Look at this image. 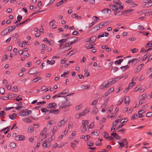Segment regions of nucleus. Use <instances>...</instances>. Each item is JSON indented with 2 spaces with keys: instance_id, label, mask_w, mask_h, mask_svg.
I'll list each match as a JSON object with an SVG mask.
<instances>
[{
  "instance_id": "nucleus-5",
  "label": "nucleus",
  "mask_w": 152,
  "mask_h": 152,
  "mask_svg": "<svg viewBox=\"0 0 152 152\" xmlns=\"http://www.w3.org/2000/svg\"><path fill=\"white\" fill-rule=\"evenodd\" d=\"M110 8L114 11H117L118 9V7L115 5H110Z\"/></svg>"
},
{
  "instance_id": "nucleus-35",
  "label": "nucleus",
  "mask_w": 152,
  "mask_h": 152,
  "mask_svg": "<svg viewBox=\"0 0 152 152\" xmlns=\"http://www.w3.org/2000/svg\"><path fill=\"white\" fill-rule=\"evenodd\" d=\"M150 42H149L147 44L146 46H145V48H148L151 47L152 46V43H150Z\"/></svg>"
},
{
  "instance_id": "nucleus-13",
  "label": "nucleus",
  "mask_w": 152,
  "mask_h": 152,
  "mask_svg": "<svg viewBox=\"0 0 152 152\" xmlns=\"http://www.w3.org/2000/svg\"><path fill=\"white\" fill-rule=\"evenodd\" d=\"M23 120L25 122L28 123H31L32 122V121L30 120L29 118H23Z\"/></svg>"
},
{
  "instance_id": "nucleus-52",
  "label": "nucleus",
  "mask_w": 152,
  "mask_h": 152,
  "mask_svg": "<svg viewBox=\"0 0 152 152\" xmlns=\"http://www.w3.org/2000/svg\"><path fill=\"white\" fill-rule=\"evenodd\" d=\"M47 141H46L44 142L42 144V146L43 147H45L46 148H47L48 147V145L47 144Z\"/></svg>"
},
{
  "instance_id": "nucleus-21",
  "label": "nucleus",
  "mask_w": 152,
  "mask_h": 152,
  "mask_svg": "<svg viewBox=\"0 0 152 152\" xmlns=\"http://www.w3.org/2000/svg\"><path fill=\"white\" fill-rule=\"evenodd\" d=\"M47 129L45 127L44 128L43 130H42L40 133V134L42 135H44L47 131Z\"/></svg>"
},
{
  "instance_id": "nucleus-16",
  "label": "nucleus",
  "mask_w": 152,
  "mask_h": 152,
  "mask_svg": "<svg viewBox=\"0 0 152 152\" xmlns=\"http://www.w3.org/2000/svg\"><path fill=\"white\" fill-rule=\"evenodd\" d=\"M129 66L128 65H127L125 66H123L120 67V68L124 72L129 67Z\"/></svg>"
},
{
  "instance_id": "nucleus-54",
  "label": "nucleus",
  "mask_w": 152,
  "mask_h": 152,
  "mask_svg": "<svg viewBox=\"0 0 152 152\" xmlns=\"http://www.w3.org/2000/svg\"><path fill=\"white\" fill-rule=\"evenodd\" d=\"M114 137L117 140H119L121 138V137L118 135L117 134H116L115 136H114Z\"/></svg>"
},
{
  "instance_id": "nucleus-22",
  "label": "nucleus",
  "mask_w": 152,
  "mask_h": 152,
  "mask_svg": "<svg viewBox=\"0 0 152 152\" xmlns=\"http://www.w3.org/2000/svg\"><path fill=\"white\" fill-rule=\"evenodd\" d=\"M26 42V41H23L22 42H20L19 44V46L22 47H25Z\"/></svg>"
},
{
  "instance_id": "nucleus-29",
  "label": "nucleus",
  "mask_w": 152,
  "mask_h": 152,
  "mask_svg": "<svg viewBox=\"0 0 152 152\" xmlns=\"http://www.w3.org/2000/svg\"><path fill=\"white\" fill-rule=\"evenodd\" d=\"M65 103V102L62 103V105H63V106H62L63 109L65 108H66L67 107H68L69 106H70L71 105V104H70V103H69V104L68 105H64Z\"/></svg>"
},
{
  "instance_id": "nucleus-6",
  "label": "nucleus",
  "mask_w": 152,
  "mask_h": 152,
  "mask_svg": "<svg viewBox=\"0 0 152 152\" xmlns=\"http://www.w3.org/2000/svg\"><path fill=\"white\" fill-rule=\"evenodd\" d=\"M60 110L58 109L57 110H54V109H51L49 111V113H52L54 114H58V112H59Z\"/></svg>"
},
{
  "instance_id": "nucleus-61",
  "label": "nucleus",
  "mask_w": 152,
  "mask_h": 152,
  "mask_svg": "<svg viewBox=\"0 0 152 152\" xmlns=\"http://www.w3.org/2000/svg\"><path fill=\"white\" fill-rule=\"evenodd\" d=\"M141 86L140 85L137 86L136 88H135V91H137L139 90V89L140 88Z\"/></svg>"
},
{
  "instance_id": "nucleus-19",
  "label": "nucleus",
  "mask_w": 152,
  "mask_h": 152,
  "mask_svg": "<svg viewBox=\"0 0 152 152\" xmlns=\"http://www.w3.org/2000/svg\"><path fill=\"white\" fill-rule=\"evenodd\" d=\"M9 33L7 29L6 28L1 33V35H4L5 34H7Z\"/></svg>"
},
{
  "instance_id": "nucleus-49",
  "label": "nucleus",
  "mask_w": 152,
  "mask_h": 152,
  "mask_svg": "<svg viewBox=\"0 0 152 152\" xmlns=\"http://www.w3.org/2000/svg\"><path fill=\"white\" fill-rule=\"evenodd\" d=\"M132 62H134V64H135L137 62L138 59L136 58H133L131 60Z\"/></svg>"
},
{
  "instance_id": "nucleus-63",
  "label": "nucleus",
  "mask_w": 152,
  "mask_h": 152,
  "mask_svg": "<svg viewBox=\"0 0 152 152\" xmlns=\"http://www.w3.org/2000/svg\"><path fill=\"white\" fill-rule=\"evenodd\" d=\"M138 50V49L136 48H133L132 50V52L133 53H136L137 51Z\"/></svg>"
},
{
  "instance_id": "nucleus-32",
  "label": "nucleus",
  "mask_w": 152,
  "mask_h": 152,
  "mask_svg": "<svg viewBox=\"0 0 152 152\" xmlns=\"http://www.w3.org/2000/svg\"><path fill=\"white\" fill-rule=\"evenodd\" d=\"M90 87V86L89 85H87V86H85V85H83L82 86L81 88L83 89H86L89 88Z\"/></svg>"
},
{
  "instance_id": "nucleus-59",
  "label": "nucleus",
  "mask_w": 152,
  "mask_h": 152,
  "mask_svg": "<svg viewBox=\"0 0 152 152\" xmlns=\"http://www.w3.org/2000/svg\"><path fill=\"white\" fill-rule=\"evenodd\" d=\"M22 17L20 15H18L17 16V19L18 21H20L22 19Z\"/></svg>"
},
{
  "instance_id": "nucleus-56",
  "label": "nucleus",
  "mask_w": 152,
  "mask_h": 152,
  "mask_svg": "<svg viewBox=\"0 0 152 152\" xmlns=\"http://www.w3.org/2000/svg\"><path fill=\"white\" fill-rule=\"evenodd\" d=\"M89 112V110L88 109L85 110L83 112L84 113V114L85 115L88 113Z\"/></svg>"
},
{
  "instance_id": "nucleus-55",
  "label": "nucleus",
  "mask_w": 152,
  "mask_h": 152,
  "mask_svg": "<svg viewBox=\"0 0 152 152\" xmlns=\"http://www.w3.org/2000/svg\"><path fill=\"white\" fill-rule=\"evenodd\" d=\"M5 86L7 88V89L10 90L11 89V85H8L7 84L5 85Z\"/></svg>"
},
{
  "instance_id": "nucleus-33",
  "label": "nucleus",
  "mask_w": 152,
  "mask_h": 152,
  "mask_svg": "<svg viewBox=\"0 0 152 152\" xmlns=\"http://www.w3.org/2000/svg\"><path fill=\"white\" fill-rule=\"evenodd\" d=\"M5 115V112L4 111L2 110L0 112V117H2V116Z\"/></svg>"
},
{
  "instance_id": "nucleus-31",
  "label": "nucleus",
  "mask_w": 152,
  "mask_h": 152,
  "mask_svg": "<svg viewBox=\"0 0 152 152\" xmlns=\"http://www.w3.org/2000/svg\"><path fill=\"white\" fill-rule=\"evenodd\" d=\"M115 15H117L118 16H120L121 15V11H119L117 12L115 11V12L114 13Z\"/></svg>"
},
{
  "instance_id": "nucleus-4",
  "label": "nucleus",
  "mask_w": 152,
  "mask_h": 152,
  "mask_svg": "<svg viewBox=\"0 0 152 152\" xmlns=\"http://www.w3.org/2000/svg\"><path fill=\"white\" fill-rule=\"evenodd\" d=\"M57 107V104L55 102H53L49 104L47 107V108L50 109L53 108V109H56Z\"/></svg>"
},
{
  "instance_id": "nucleus-23",
  "label": "nucleus",
  "mask_w": 152,
  "mask_h": 152,
  "mask_svg": "<svg viewBox=\"0 0 152 152\" xmlns=\"http://www.w3.org/2000/svg\"><path fill=\"white\" fill-rule=\"evenodd\" d=\"M107 23V22H102L99 24V25L100 26V28H102L104 26L105 24Z\"/></svg>"
},
{
  "instance_id": "nucleus-43",
  "label": "nucleus",
  "mask_w": 152,
  "mask_h": 152,
  "mask_svg": "<svg viewBox=\"0 0 152 152\" xmlns=\"http://www.w3.org/2000/svg\"><path fill=\"white\" fill-rule=\"evenodd\" d=\"M94 123H92L90 125L88 126L87 127L89 129H91L92 128V127H94Z\"/></svg>"
},
{
  "instance_id": "nucleus-7",
  "label": "nucleus",
  "mask_w": 152,
  "mask_h": 152,
  "mask_svg": "<svg viewBox=\"0 0 152 152\" xmlns=\"http://www.w3.org/2000/svg\"><path fill=\"white\" fill-rule=\"evenodd\" d=\"M96 36H93L88 40V41H90V42L91 43H94L96 41Z\"/></svg>"
},
{
  "instance_id": "nucleus-34",
  "label": "nucleus",
  "mask_w": 152,
  "mask_h": 152,
  "mask_svg": "<svg viewBox=\"0 0 152 152\" xmlns=\"http://www.w3.org/2000/svg\"><path fill=\"white\" fill-rule=\"evenodd\" d=\"M135 83L133 82H132L129 84L128 87L130 88H131L133 86L135 85Z\"/></svg>"
},
{
  "instance_id": "nucleus-18",
  "label": "nucleus",
  "mask_w": 152,
  "mask_h": 152,
  "mask_svg": "<svg viewBox=\"0 0 152 152\" xmlns=\"http://www.w3.org/2000/svg\"><path fill=\"white\" fill-rule=\"evenodd\" d=\"M114 3L116 5H121V3L120 2V0H114Z\"/></svg>"
},
{
  "instance_id": "nucleus-28",
  "label": "nucleus",
  "mask_w": 152,
  "mask_h": 152,
  "mask_svg": "<svg viewBox=\"0 0 152 152\" xmlns=\"http://www.w3.org/2000/svg\"><path fill=\"white\" fill-rule=\"evenodd\" d=\"M97 20H94V21L91 23L89 25V28L92 26L95 23H96L97 22Z\"/></svg>"
},
{
  "instance_id": "nucleus-8",
  "label": "nucleus",
  "mask_w": 152,
  "mask_h": 152,
  "mask_svg": "<svg viewBox=\"0 0 152 152\" xmlns=\"http://www.w3.org/2000/svg\"><path fill=\"white\" fill-rule=\"evenodd\" d=\"M17 114L15 113H13L12 114H10L9 116L10 119L12 120H14L15 119L17 116Z\"/></svg>"
},
{
  "instance_id": "nucleus-14",
  "label": "nucleus",
  "mask_w": 152,
  "mask_h": 152,
  "mask_svg": "<svg viewBox=\"0 0 152 152\" xmlns=\"http://www.w3.org/2000/svg\"><path fill=\"white\" fill-rule=\"evenodd\" d=\"M36 70L34 68L31 69L28 72L29 74L32 75L34 74L35 73Z\"/></svg>"
},
{
  "instance_id": "nucleus-45",
  "label": "nucleus",
  "mask_w": 152,
  "mask_h": 152,
  "mask_svg": "<svg viewBox=\"0 0 152 152\" xmlns=\"http://www.w3.org/2000/svg\"><path fill=\"white\" fill-rule=\"evenodd\" d=\"M152 116V112H150L147 113L146 114V116L147 117H150Z\"/></svg>"
},
{
  "instance_id": "nucleus-60",
  "label": "nucleus",
  "mask_w": 152,
  "mask_h": 152,
  "mask_svg": "<svg viewBox=\"0 0 152 152\" xmlns=\"http://www.w3.org/2000/svg\"><path fill=\"white\" fill-rule=\"evenodd\" d=\"M54 41L53 40H50L49 42V45L51 46L53 45H54Z\"/></svg>"
},
{
  "instance_id": "nucleus-26",
  "label": "nucleus",
  "mask_w": 152,
  "mask_h": 152,
  "mask_svg": "<svg viewBox=\"0 0 152 152\" xmlns=\"http://www.w3.org/2000/svg\"><path fill=\"white\" fill-rule=\"evenodd\" d=\"M118 143H119L120 145V149L121 150V148L123 147L125 145L124 144L122 141H120L118 142Z\"/></svg>"
},
{
  "instance_id": "nucleus-3",
  "label": "nucleus",
  "mask_w": 152,
  "mask_h": 152,
  "mask_svg": "<svg viewBox=\"0 0 152 152\" xmlns=\"http://www.w3.org/2000/svg\"><path fill=\"white\" fill-rule=\"evenodd\" d=\"M67 122V120H62L60 122H59L57 124L58 127H60L64 126L66 124Z\"/></svg>"
},
{
  "instance_id": "nucleus-51",
  "label": "nucleus",
  "mask_w": 152,
  "mask_h": 152,
  "mask_svg": "<svg viewBox=\"0 0 152 152\" xmlns=\"http://www.w3.org/2000/svg\"><path fill=\"white\" fill-rule=\"evenodd\" d=\"M33 131V128L32 127L30 126L28 128V131L30 132L31 133Z\"/></svg>"
},
{
  "instance_id": "nucleus-53",
  "label": "nucleus",
  "mask_w": 152,
  "mask_h": 152,
  "mask_svg": "<svg viewBox=\"0 0 152 152\" xmlns=\"http://www.w3.org/2000/svg\"><path fill=\"white\" fill-rule=\"evenodd\" d=\"M75 54V52L73 50H72L69 52L67 54V55H69L70 54V56H72V55Z\"/></svg>"
},
{
  "instance_id": "nucleus-24",
  "label": "nucleus",
  "mask_w": 152,
  "mask_h": 152,
  "mask_svg": "<svg viewBox=\"0 0 152 152\" xmlns=\"http://www.w3.org/2000/svg\"><path fill=\"white\" fill-rule=\"evenodd\" d=\"M68 40V39L67 38H65L64 39H61L59 41H58V42L59 43H64L66 42V41Z\"/></svg>"
},
{
  "instance_id": "nucleus-15",
  "label": "nucleus",
  "mask_w": 152,
  "mask_h": 152,
  "mask_svg": "<svg viewBox=\"0 0 152 152\" xmlns=\"http://www.w3.org/2000/svg\"><path fill=\"white\" fill-rule=\"evenodd\" d=\"M130 101L129 97V96H126L125 97L124 101L125 104H128L129 103V101Z\"/></svg>"
},
{
  "instance_id": "nucleus-48",
  "label": "nucleus",
  "mask_w": 152,
  "mask_h": 152,
  "mask_svg": "<svg viewBox=\"0 0 152 152\" xmlns=\"http://www.w3.org/2000/svg\"><path fill=\"white\" fill-rule=\"evenodd\" d=\"M83 128L82 129V132L83 133H85L87 131L86 128V126L84 125H83Z\"/></svg>"
},
{
  "instance_id": "nucleus-37",
  "label": "nucleus",
  "mask_w": 152,
  "mask_h": 152,
  "mask_svg": "<svg viewBox=\"0 0 152 152\" xmlns=\"http://www.w3.org/2000/svg\"><path fill=\"white\" fill-rule=\"evenodd\" d=\"M144 102H145V100L144 99L142 98L140 100L139 104V105H141Z\"/></svg>"
},
{
  "instance_id": "nucleus-30",
  "label": "nucleus",
  "mask_w": 152,
  "mask_h": 152,
  "mask_svg": "<svg viewBox=\"0 0 152 152\" xmlns=\"http://www.w3.org/2000/svg\"><path fill=\"white\" fill-rule=\"evenodd\" d=\"M10 145L11 148H14L15 147L16 144L14 142H11L10 143Z\"/></svg>"
},
{
  "instance_id": "nucleus-47",
  "label": "nucleus",
  "mask_w": 152,
  "mask_h": 152,
  "mask_svg": "<svg viewBox=\"0 0 152 152\" xmlns=\"http://www.w3.org/2000/svg\"><path fill=\"white\" fill-rule=\"evenodd\" d=\"M18 90L17 87V86H14L12 89V91L14 92H16Z\"/></svg>"
},
{
  "instance_id": "nucleus-57",
  "label": "nucleus",
  "mask_w": 152,
  "mask_h": 152,
  "mask_svg": "<svg viewBox=\"0 0 152 152\" xmlns=\"http://www.w3.org/2000/svg\"><path fill=\"white\" fill-rule=\"evenodd\" d=\"M132 4H131L130 5V7H135L137 6L138 5L137 4L134 3L133 2V3H132Z\"/></svg>"
},
{
  "instance_id": "nucleus-41",
  "label": "nucleus",
  "mask_w": 152,
  "mask_h": 152,
  "mask_svg": "<svg viewBox=\"0 0 152 152\" xmlns=\"http://www.w3.org/2000/svg\"><path fill=\"white\" fill-rule=\"evenodd\" d=\"M5 90L2 87L0 88V93L1 94H3Z\"/></svg>"
},
{
  "instance_id": "nucleus-42",
  "label": "nucleus",
  "mask_w": 152,
  "mask_h": 152,
  "mask_svg": "<svg viewBox=\"0 0 152 152\" xmlns=\"http://www.w3.org/2000/svg\"><path fill=\"white\" fill-rule=\"evenodd\" d=\"M7 55H4L2 58L1 61H3L6 60L7 59Z\"/></svg>"
},
{
  "instance_id": "nucleus-58",
  "label": "nucleus",
  "mask_w": 152,
  "mask_h": 152,
  "mask_svg": "<svg viewBox=\"0 0 152 152\" xmlns=\"http://www.w3.org/2000/svg\"><path fill=\"white\" fill-rule=\"evenodd\" d=\"M85 137L86 139V140L85 139V140L86 141H88L91 137L90 135H86V136H85Z\"/></svg>"
},
{
  "instance_id": "nucleus-17",
  "label": "nucleus",
  "mask_w": 152,
  "mask_h": 152,
  "mask_svg": "<svg viewBox=\"0 0 152 152\" xmlns=\"http://www.w3.org/2000/svg\"><path fill=\"white\" fill-rule=\"evenodd\" d=\"M123 60L122 59H120L118 60L115 61V64L119 65L121 64V63L123 61Z\"/></svg>"
},
{
  "instance_id": "nucleus-11",
  "label": "nucleus",
  "mask_w": 152,
  "mask_h": 152,
  "mask_svg": "<svg viewBox=\"0 0 152 152\" xmlns=\"http://www.w3.org/2000/svg\"><path fill=\"white\" fill-rule=\"evenodd\" d=\"M16 28V27H13V26H10L8 27L7 28L8 31L9 33L11 32L14 29H15Z\"/></svg>"
},
{
  "instance_id": "nucleus-25",
  "label": "nucleus",
  "mask_w": 152,
  "mask_h": 152,
  "mask_svg": "<svg viewBox=\"0 0 152 152\" xmlns=\"http://www.w3.org/2000/svg\"><path fill=\"white\" fill-rule=\"evenodd\" d=\"M82 124L83 125L86 126L88 125L89 124V121L88 120H83L82 121Z\"/></svg>"
},
{
  "instance_id": "nucleus-2",
  "label": "nucleus",
  "mask_w": 152,
  "mask_h": 152,
  "mask_svg": "<svg viewBox=\"0 0 152 152\" xmlns=\"http://www.w3.org/2000/svg\"><path fill=\"white\" fill-rule=\"evenodd\" d=\"M118 78V77L115 78L113 80L107 83L106 84H105V87H110L111 85L114 84L116 82L117 80H115V79Z\"/></svg>"
},
{
  "instance_id": "nucleus-46",
  "label": "nucleus",
  "mask_w": 152,
  "mask_h": 152,
  "mask_svg": "<svg viewBox=\"0 0 152 152\" xmlns=\"http://www.w3.org/2000/svg\"><path fill=\"white\" fill-rule=\"evenodd\" d=\"M98 112V109L96 107H95L94 108V110L92 112L93 114H96Z\"/></svg>"
},
{
  "instance_id": "nucleus-62",
  "label": "nucleus",
  "mask_w": 152,
  "mask_h": 152,
  "mask_svg": "<svg viewBox=\"0 0 152 152\" xmlns=\"http://www.w3.org/2000/svg\"><path fill=\"white\" fill-rule=\"evenodd\" d=\"M42 50H46L47 48V46L46 45L44 44H43L42 45Z\"/></svg>"
},
{
  "instance_id": "nucleus-20",
  "label": "nucleus",
  "mask_w": 152,
  "mask_h": 152,
  "mask_svg": "<svg viewBox=\"0 0 152 152\" xmlns=\"http://www.w3.org/2000/svg\"><path fill=\"white\" fill-rule=\"evenodd\" d=\"M141 67L139 65L137 66L136 69L135 70V73H137L138 72L141 70Z\"/></svg>"
},
{
  "instance_id": "nucleus-36",
  "label": "nucleus",
  "mask_w": 152,
  "mask_h": 152,
  "mask_svg": "<svg viewBox=\"0 0 152 152\" xmlns=\"http://www.w3.org/2000/svg\"><path fill=\"white\" fill-rule=\"evenodd\" d=\"M71 147L73 149H75L76 148V144L73 142L71 143Z\"/></svg>"
},
{
  "instance_id": "nucleus-64",
  "label": "nucleus",
  "mask_w": 152,
  "mask_h": 152,
  "mask_svg": "<svg viewBox=\"0 0 152 152\" xmlns=\"http://www.w3.org/2000/svg\"><path fill=\"white\" fill-rule=\"evenodd\" d=\"M152 60V54L151 55L148 59L147 62H149Z\"/></svg>"
},
{
  "instance_id": "nucleus-39",
  "label": "nucleus",
  "mask_w": 152,
  "mask_h": 152,
  "mask_svg": "<svg viewBox=\"0 0 152 152\" xmlns=\"http://www.w3.org/2000/svg\"><path fill=\"white\" fill-rule=\"evenodd\" d=\"M109 136L107 133L106 132H104V137L106 139H109Z\"/></svg>"
},
{
  "instance_id": "nucleus-40",
  "label": "nucleus",
  "mask_w": 152,
  "mask_h": 152,
  "mask_svg": "<svg viewBox=\"0 0 152 152\" xmlns=\"http://www.w3.org/2000/svg\"><path fill=\"white\" fill-rule=\"evenodd\" d=\"M19 138H20V140L23 141L25 139V137L24 135H19Z\"/></svg>"
},
{
  "instance_id": "nucleus-12",
  "label": "nucleus",
  "mask_w": 152,
  "mask_h": 152,
  "mask_svg": "<svg viewBox=\"0 0 152 152\" xmlns=\"http://www.w3.org/2000/svg\"><path fill=\"white\" fill-rule=\"evenodd\" d=\"M86 47L88 49L94 48V47H93V45L91 44H86Z\"/></svg>"
},
{
  "instance_id": "nucleus-10",
  "label": "nucleus",
  "mask_w": 152,
  "mask_h": 152,
  "mask_svg": "<svg viewBox=\"0 0 152 152\" xmlns=\"http://www.w3.org/2000/svg\"><path fill=\"white\" fill-rule=\"evenodd\" d=\"M100 28V26H99V24H98L94 26L91 29V30H93L95 29V30H94V31L96 32Z\"/></svg>"
},
{
  "instance_id": "nucleus-50",
  "label": "nucleus",
  "mask_w": 152,
  "mask_h": 152,
  "mask_svg": "<svg viewBox=\"0 0 152 152\" xmlns=\"http://www.w3.org/2000/svg\"><path fill=\"white\" fill-rule=\"evenodd\" d=\"M41 110L42 112L44 113H46L49 110H48L46 109L45 108H42L41 109Z\"/></svg>"
},
{
  "instance_id": "nucleus-27",
  "label": "nucleus",
  "mask_w": 152,
  "mask_h": 152,
  "mask_svg": "<svg viewBox=\"0 0 152 152\" xmlns=\"http://www.w3.org/2000/svg\"><path fill=\"white\" fill-rule=\"evenodd\" d=\"M41 77H37L35 78L32 81L34 82H37V81H38V80H40L41 79Z\"/></svg>"
},
{
  "instance_id": "nucleus-44",
  "label": "nucleus",
  "mask_w": 152,
  "mask_h": 152,
  "mask_svg": "<svg viewBox=\"0 0 152 152\" xmlns=\"http://www.w3.org/2000/svg\"><path fill=\"white\" fill-rule=\"evenodd\" d=\"M150 55V53H147L145 55L144 57L143 58H142V60L144 61L147 58V57L149 56Z\"/></svg>"
},
{
  "instance_id": "nucleus-1",
  "label": "nucleus",
  "mask_w": 152,
  "mask_h": 152,
  "mask_svg": "<svg viewBox=\"0 0 152 152\" xmlns=\"http://www.w3.org/2000/svg\"><path fill=\"white\" fill-rule=\"evenodd\" d=\"M26 111H25L24 110H22L21 111L22 116H26L30 115L31 113V110H26Z\"/></svg>"
},
{
  "instance_id": "nucleus-38",
  "label": "nucleus",
  "mask_w": 152,
  "mask_h": 152,
  "mask_svg": "<svg viewBox=\"0 0 152 152\" xmlns=\"http://www.w3.org/2000/svg\"><path fill=\"white\" fill-rule=\"evenodd\" d=\"M53 137V136H52L50 138H48L46 140L47 142H51L53 140V139H52V137Z\"/></svg>"
},
{
  "instance_id": "nucleus-9",
  "label": "nucleus",
  "mask_w": 152,
  "mask_h": 152,
  "mask_svg": "<svg viewBox=\"0 0 152 152\" xmlns=\"http://www.w3.org/2000/svg\"><path fill=\"white\" fill-rule=\"evenodd\" d=\"M64 97V99H65L66 101L65 102H67V101H68V99H67V98L66 96H59V95H58L56 94L55 95H54V96H53V97L52 98L53 99H54L56 97Z\"/></svg>"
}]
</instances>
